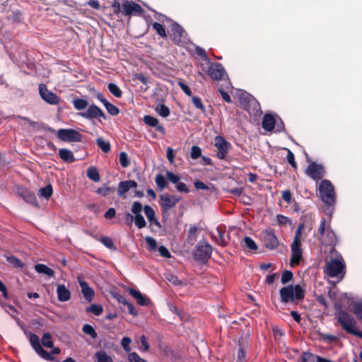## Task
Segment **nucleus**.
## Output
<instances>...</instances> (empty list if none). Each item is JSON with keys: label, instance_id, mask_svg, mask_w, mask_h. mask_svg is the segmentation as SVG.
Instances as JSON below:
<instances>
[{"label": "nucleus", "instance_id": "1", "mask_svg": "<svg viewBox=\"0 0 362 362\" xmlns=\"http://www.w3.org/2000/svg\"><path fill=\"white\" fill-rule=\"evenodd\" d=\"M281 302L283 303H296L305 298V291L300 285H288L281 288L279 291Z\"/></svg>", "mask_w": 362, "mask_h": 362}, {"label": "nucleus", "instance_id": "2", "mask_svg": "<svg viewBox=\"0 0 362 362\" xmlns=\"http://www.w3.org/2000/svg\"><path fill=\"white\" fill-rule=\"evenodd\" d=\"M336 317L343 329L348 334L362 339V331L355 328L356 322L354 317L345 310H337Z\"/></svg>", "mask_w": 362, "mask_h": 362}, {"label": "nucleus", "instance_id": "3", "mask_svg": "<svg viewBox=\"0 0 362 362\" xmlns=\"http://www.w3.org/2000/svg\"><path fill=\"white\" fill-rule=\"evenodd\" d=\"M303 228V223H300L298 226L295 232L293 241L291 245V257L290 264L292 267L298 265L302 259L303 251L301 249V235Z\"/></svg>", "mask_w": 362, "mask_h": 362}, {"label": "nucleus", "instance_id": "4", "mask_svg": "<svg viewBox=\"0 0 362 362\" xmlns=\"http://www.w3.org/2000/svg\"><path fill=\"white\" fill-rule=\"evenodd\" d=\"M319 194L322 202L327 206H333L336 203L334 187L329 180H322L319 185Z\"/></svg>", "mask_w": 362, "mask_h": 362}, {"label": "nucleus", "instance_id": "5", "mask_svg": "<svg viewBox=\"0 0 362 362\" xmlns=\"http://www.w3.org/2000/svg\"><path fill=\"white\" fill-rule=\"evenodd\" d=\"M44 130L51 133H56L57 138L64 142H81L83 135L74 129H59L56 131L53 128L46 126Z\"/></svg>", "mask_w": 362, "mask_h": 362}, {"label": "nucleus", "instance_id": "6", "mask_svg": "<svg viewBox=\"0 0 362 362\" xmlns=\"http://www.w3.org/2000/svg\"><path fill=\"white\" fill-rule=\"evenodd\" d=\"M111 7L113 10V13L117 16L122 12L124 16H131L133 13L140 15L144 12V9L139 4L128 0H125L122 4L123 11L121 10L120 3L117 0L112 3Z\"/></svg>", "mask_w": 362, "mask_h": 362}, {"label": "nucleus", "instance_id": "7", "mask_svg": "<svg viewBox=\"0 0 362 362\" xmlns=\"http://www.w3.org/2000/svg\"><path fill=\"white\" fill-rule=\"evenodd\" d=\"M320 234L319 240L321 243L327 246L335 245L337 242V238L334 232L332 230L329 223H327L326 219L323 218L318 228Z\"/></svg>", "mask_w": 362, "mask_h": 362}, {"label": "nucleus", "instance_id": "8", "mask_svg": "<svg viewBox=\"0 0 362 362\" xmlns=\"http://www.w3.org/2000/svg\"><path fill=\"white\" fill-rule=\"evenodd\" d=\"M24 334L28 337L32 348L41 358L48 361H55V357L42 347L38 335L28 330H24Z\"/></svg>", "mask_w": 362, "mask_h": 362}, {"label": "nucleus", "instance_id": "9", "mask_svg": "<svg viewBox=\"0 0 362 362\" xmlns=\"http://www.w3.org/2000/svg\"><path fill=\"white\" fill-rule=\"evenodd\" d=\"M211 245L206 240L199 242L195 247L194 259L199 262L205 263L211 257Z\"/></svg>", "mask_w": 362, "mask_h": 362}, {"label": "nucleus", "instance_id": "10", "mask_svg": "<svg viewBox=\"0 0 362 362\" xmlns=\"http://www.w3.org/2000/svg\"><path fill=\"white\" fill-rule=\"evenodd\" d=\"M240 103L241 107L250 115H257L261 110L259 102L251 95L241 96Z\"/></svg>", "mask_w": 362, "mask_h": 362}, {"label": "nucleus", "instance_id": "11", "mask_svg": "<svg viewBox=\"0 0 362 362\" xmlns=\"http://www.w3.org/2000/svg\"><path fill=\"white\" fill-rule=\"evenodd\" d=\"M305 173L313 180L319 181L325 175V169L323 165L312 161L307 167Z\"/></svg>", "mask_w": 362, "mask_h": 362}, {"label": "nucleus", "instance_id": "12", "mask_svg": "<svg viewBox=\"0 0 362 362\" xmlns=\"http://www.w3.org/2000/svg\"><path fill=\"white\" fill-rule=\"evenodd\" d=\"M214 146L217 148L216 156L221 160H225L229 150L232 148L230 142L221 136H216L214 139Z\"/></svg>", "mask_w": 362, "mask_h": 362}, {"label": "nucleus", "instance_id": "13", "mask_svg": "<svg viewBox=\"0 0 362 362\" xmlns=\"http://www.w3.org/2000/svg\"><path fill=\"white\" fill-rule=\"evenodd\" d=\"M345 264L341 260L333 259L327 264L326 273L330 277H337L344 272Z\"/></svg>", "mask_w": 362, "mask_h": 362}, {"label": "nucleus", "instance_id": "14", "mask_svg": "<svg viewBox=\"0 0 362 362\" xmlns=\"http://www.w3.org/2000/svg\"><path fill=\"white\" fill-rule=\"evenodd\" d=\"M181 198L175 195L168 194H161L160 196V205L163 213H167L174 207L180 201Z\"/></svg>", "mask_w": 362, "mask_h": 362}, {"label": "nucleus", "instance_id": "15", "mask_svg": "<svg viewBox=\"0 0 362 362\" xmlns=\"http://www.w3.org/2000/svg\"><path fill=\"white\" fill-rule=\"evenodd\" d=\"M39 93L40 97L48 104L58 105L60 102L59 97L53 92L49 90L45 84H40Z\"/></svg>", "mask_w": 362, "mask_h": 362}, {"label": "nucleus", "instance_id": "16", "mask_svg": "<svg viewBox=\"0 0 362 362\" xmlns=\"http://www.w3.org/2000/svg\"><path fill=\"white\" fill-rule=\"evenodd\" d=\"M209 66L207 69L208 75L215 81H220L223 78L226 71L223 65L218 62H209Z\"/></svg>", "mask_w": 362, "mask_h": 362}, {"label": "nucleus", "instance_id": "17", "mask_svg": "<svg viewBox=\"0 0 362 362\" xmlns=\"http://www.w3.org/2000/svg\"><path fill=\"white\" fill-rule=\"evenodd\" d=\"M79 115L88 119H93L98 117H102L103 119L106 118L104 112L94 104L89 105L86 112H80Z\"/></svg>", "mask_w": 362, "mask_h": 362}, {"label": "nucleus", "instance_id": "18", "mask_svg": "<svg viewBox=\"0 0 362 362\" xmlns=\"http://www.w3.org/2000/svg\"><path fill=\"white\" fill-rule=\"evenodd\" d=\"M17 193L25 202L39 207V204L34 192H30L25 187H20L17 189Z\"/></svg>", "mask_w": 362, "mask_h": 362}, {"label": "nucleus", "instance_id": "19", "mask_svg": "<svg viewBox=\"0 0 362 362\" xmlns=\"http://www.w3.org/2000/svg\"><path fill=\"white\" fill-rule=\"evenodd\" d=\"M263 241L265 247L273 250L279 245V240L274 232L272 230H267L264 233Z\"/></svg>", "mask_w": 362, "mask_h": 362}, {"label": "nucleus", "instance_id": "20", "mask_svg": "<svg viewBox=\"0 0 362 362\" xmlns=\"http://www.w3.org/2000/svg\"><path fill=\"white\" fill-rule=\"evenodd\" d=\"M137 186V182L133 180L121 181L118 184L117 194L119 197L125 199L127 197L125 194L131 189L136 188Z\"/></svg>", "mask_w": 362, "mask_h": 362}, {"label": "nucleus", "instance_id": "21", "mask_svg": "<svg viewBox=\"0 0 362 362\" xmlns=\"http://www.w3.org/2000/svg\"><path fill=\"white\" fill-rule=\"evenodd\" d=\"M78 282L81 288V292L84 298L88 302H91L95 295L93 289L81 277L78 278Z\"/></svg>", "mask_w": 362, "mask_h": 362}, {"label": "nucleus", "instance_id": "22", "mask_svg": "<svg viewBox=\"0 0 362 362\" xmlns=\"http://www.w3.org/2000/svg\"><path fill=\"white\" fill-rule=\"evenodd\" d=\"M129 293L136 300L139 305L141 306L148 305L151 304V300L144 296L139 291L132 288H128Z\"/></svg>", "mask_w": 362, "mask_h": 362}, {"label": "nucleus", "instance_id": "23", "mask_svg": "<svg viewBox=\"0 0 362 362\" xmlns=\"http://www.w3.org/2000/svg\"><path fill=\"white\" fill-rule=\"evenodd\" d=\"M276 123V120L274 115L270 113H267L263 117L262 127L264 130L272 132L274 129Z\"/></svg>", "mask_w": 362, "mask_h": 362}, {"label": "nucleus", "instance_id": "24", "mask_svg": "<svg viewBox=\"0 0 362 362\" xmlns=\"http://www.w3.org/2000/svg\"><path fill=\"white\" fill-rule=\"evenodd\" d=\"M183 31H184L183 28L178 23H173L172 24V27H171L172 33L170 34V35L172 37L173 42L176 45H180L182 42L181 40V37L182 36Z\"/></svg>", "mask_w": 362, "mask_h": 362}, {"label": "nucleus", "instance_id": "25", "mask_svg": "<svg viewBox=\"0 0 362 362\" xmlns=\"http://www.w3.org/2000/svg\"><path fill=\"white\" fill-rule=\"evenodd\" d=\"M144 122L149 127H156V129L162 134H165V127L163 125L159 124L158 119L157 118L151 115H146L144 117Z\"/></svg>", "mask_w": 362, "mask_h": 362}, {"label": "nucleus", "instance_id": "26", "mask_svg": "<svg viewBox=\"0 0 362 362\" xmlns=\"http://www.w3.org/2000/svg\"><path fill=\"white\" fill-rule=\"evenodd\" d=\"M58 300L60 302L68 301L71 298V293L64 284H59L57 288Z\"/></svg>", "mask_w": 362, "mask_h": 362}, {"label": "nucleus", "instance_id": "27", "mask_svg": "<svg viewBox=\"0 0 362 362\" xmlns=\"http://www.w3.org/2000/svg\"><path fill=\"white\" fill-rule=\"evenodd\" d=\"M144 211L145 215L147 217L148 221L151 223V224H154L156 226L160 228V223L158 221V219L156 218L155 211H154L153 209L148 205H145L144 206Z\"/></svg>", "mask_w": 362, "mask_h": 362}, {"label": "nucleus", "instance_id": "28", "mask_svg": "<svg viewBox=\"0 0 362 362\" xmlns=\"http://www.w3.org/2000/svg\"><path fill=\"white\" fill-rule=\"evenodd\" d=\"M59 156L63 161L68 163H72L76 160L73 152L68 148H60Z\"/></svg>", "mask_w": 362, "mask_h": 362}, {"label": "nucleus", "instance_id": "29", "mask_svg": "<svg viewBox=\"0 0 362 362\" xmlns=\"http://www.w3.org/2000/svg\"><path fill=\"white\" fill-rule=\"evenodd\" d=\"M218 238H216L215 236H213L216 238V243L221 245V247H226L228 244V240L225 235V230L223 227L218 226L216 228Z\"/></svg>", "mask_w": 362, "mask_h": 362}, {"label": "nucleus", "instance_id": "30", "mask_svg": "<svg viewBox=\"0 0 362 362\" xmlns=\"http://www.w3.org/2000/svg\"><path fill=\"white\" fill-rule=\"evenodd\" d=\"M35 270L39 274H44L49 276H53L54 275V270L43 264H35Z\"/></svg>", "mask_w": 362, "mask_h": 362}, {"label": "nucleus", "instance_id": "31", "mask_svg": "<svg viewBox=\"0 0 362 362\" xmlns=\"http://www.w3.org/2000/svg\"><path fill=\"white\" fill-rule=\"evenodd\" d=\"M86 175L87 177L93 182H98L100 179L98 170L93 166L88 168Z\"/></svg>", "mask_w": 362, "mask_h": 362}, {"label": "nucleus", "instance_id": "32", "mask_svg": "<svg viewBox=\"0 0 362 362\" xmlns=\"http://www.w3.org/2000/svg\"><path fill=\"white\" fill-rule=\"evenodd\" d=\"M53 193V189L51 185H47L46 187L40 188L38 192L40 197H44L46 199H49Z\"/></svg>", "mask_w": 362, "mask_h": 362}, {"label": "nucleus", "instance_id": "33", "mask_svg": "<svg viewBox=\"0 0 362 362\" xmlns=\"http://www.w3.org/2000/svg\"><path fill=\"white\" fill-rule=\"evenodd\" d=\"M72 103L77 110H84L88 106V103L86 100L78 98H74Z\"/></svg>", "mask_w": 362, "mask_h": 362}, {"label": "nucleus", "instance_id": "34", "mask_svg": "<svg viewBox=\"0 0 362 362\" xmlns=\"http://www.w3.org/2000/svg\"><path fill=\"white\" fill-rule=\"evenodd\" d=\"M97 362H113L112 358L104 351H99L95 354Z\"/></svg>", "mask_w": 362, "mask_h": 362}, {"label": "nucleus", "instance_id": "35", "mask_svg": "<svg viewBox=\"0 0 362 362\" xmlns=\"http://www.w3.org/2000/svg\"><path fill=\"white\" fill-rule=\"evenodd\" d=\"M103 306L101 305L95 304V303L91 304L90 306H88L86 309V313H91L96 316H99L100 315H101L103 313Z\"/></svg>", "mask_w": 362, "mask_h": 362}, {"label": "nucleus", "instance_id": "36", "mask_svg": "<svg viewBox=\"0 0 362 362\" xmlns=\"http://www.w3.org/2000/svg\"><path fill=\"white\" fill-rule=\"evenodd\" d=\"M155 111L161 117H167L170 115L169 108L164 104H158L155 107Z\"/></svg>", "mask_w": 362, "mask_h": 362}, {"label": "nucleus", "instance_id": "37", "mask_svg": "<svg viewBox=\"0 0 362 362\" xmlns=\"http://www.w3.org/2000/svg\"><path fill=\"white\" fill-rule=\"evenodd\" d=\"M42 344L46 348H53L54 341L51 334L45 332L43 334L42 337Z\"/></svg>", "mask_w": 362, "mask_h": 362}, {"label": "nucleus", "instance_id": "38", "mask_svg": "<svg viewBox=\"0 0 362 362\" xmlns=\"http://www.w3.org/2000/svg\"><path fill=\"white\" fill-rule=\"evenodd\" d=\"M109 91L116 98H120L122 95V92L119 88V86L114 83H110L107 86Z\"/></svg>", "mask_w": 362, "mask_h": 362}, {"label": "nucleus", "instance_id": "39", "mask_svg": "<svg viewBox=\"0 0 362 362\" xmlns=\"http://www.w3.org/2000/svg\"><path fill=\"white\" fill-rule=\"evenodd\" d=\"M96 144L104 153H109L111 150L110 142L104 141L102 138L97 139Z\"/></svg>", "mask_w": 362, "mask_h": 362}, {"label": "nucleus", "instance_id": "40", "mask_svg": "<svg viewBox=\"0 0 362 362\" xmlns=\"http://www.w3.org/2000/svg\"><path fill=\"white\" fill-rule=\"evenodd\" d=\"M7 262L16 268H22L24 264L16 257L11 255L6 257Z\"/></svg>", "mask_w": 362, "mask_h": 362}, {"label": "nucleus", "instance_id": "41", "mask_svg": "<svg viewBox=\"0 0 362 362\" xmlns=\"http://www.w3.org/2000/svg\"><path fill=\"white\" fill-rule=\"evenodd\" d=\"M244 246L249 250L255 251L257 250V245L255 242L248 236H245L243 239Z\"/></svg>", "mask_w": 362, "mask_h": 362}, {"label": "nucleus", "instance_id": "42", "mask_svg": "<svg viewBox=\"0 0 362 362\" xmlns=\"http://www.w3.org/2000/svg\"><path fill=\"white\" fill-rule=\"evenodd\" d=\"M152 27L156 31L157 34L159 35L161 37H167L165 29L162 24L155 22L152 24Z\"/></svg>", "mask_w": 362, "mask_h": 362}, {"label": "nucleus", "instance_id": "43", "mask_svg": "<svg viewBox=\"0 0 362 362\" xmlns=\"http://www.w3.org/2000/svg\"><path fill=\"white\" fill-rule=\"evenodd\" d=\"M155 182L158 187L162 190L167 187L168 182L165 180V177L162 174H158L156 177Z\"/></svg>", "mask_w": 362, "mask_h": 362}, {"label": "nucleus", "instance_id": "44", "mask_svg": "<svg viewBox=\"0 0 362 362\" xmlns=\"http://www.w3.org/2000/svg\"><path fill=\"white\" fill-rule=\"evenodd\" d=\"M82 330L85 334L89 335L92 339H95L98 337L97 332L90 325H84L82 327Z\"/></svg>", "mask_w": 362, "mask_h": 362}, {"label": "nucleus", "instance_id": "45", "mask_svg": "<svg viewBox=\"0 0 362 362\" xmlns=\"http://www.w3.org/2000/svg\"><path fill=\"white\" fill-rule=\"evenodd\" d=\"M320 340L332 344L337 341V337L331 334L319 333Z\"/></svg>", "mask_w": 362, "mask_h": 362}, {"label": "nucleus", "instance_id": "46", "mask_svg": "<svg viewBox=\"0 0 362 362\" xmlns=\"http://www.w3.org/2000/svg\"><path fill=\"white\" fill-rule=\"evenodd\" d=\"M119 163L122 168H127L130 165V160L126 152L122 151L119 156Z\"/></svg>", "mask_w": 362, "mask_h": 362}, {"label": "nucleus", "instance_id": "47", "mask_svg": "<svg viewBox=\"0 0 362 362\" xmlns=\"http://www.w3.org/2000/svg\"><path fill=\"white\" fill-rule=\"evenodd\" d=\"M352 312L358 320H362V303H354L352 306Z\"/></svg>", "mask_w": 362, "mask_h": 362}, {"label": "nucleus", "instance_id": "48", "mask_svg": "<svg viewBox=\"0 0 362 362\" xmlns=\"http://www.w3.org/2000/svg\"><path fill=\"white\" fill-rule=\"evenodd\" d=\"M166 279L175 286H183L185 284L182 280L173 274H169L166 276Z\"/></svg>", "mask_w": 362, "mask_h": 362}, {"label": "nucleus", "instance_id": "49", "mask_svg": "<svg viewBox=\"0 0 362 362\" xmlns=\"http://www.w3.org/2000/svg\"><path fill=\"white\" fill-rule=\"evenodd\" d=\"M293 278V274L291 271L285 270L281 274V281L283 284H286L291 281Z\"/></svg>", "mask_w": 362, "mask_h": 362}, {"label": "nucleus", "instance_id": "50", "mask_svg": "<svg viewBox=\"0 0 362 362\" xmlns=\"http://www.w3.org/2000/svg\"><path fill=\"white\" fill-rule=\"evenodd\" d=\"M100 241L107 248L110 250H116V247L115 246L114 242L112 239L110 237L105 236L102 237Z\"/></svg>", "mask_w": 362, "mask_h": 362}, {"label": "nucleus", "instance_id": "51", "mask_svg": "<svg viewBox=\"0 0 362 362\" xmlns=\"http://www.w3.org/2000/svg\"><path fill=\"white\" fill-rule=\"evenodd\" d=\"M134 221L138 228L141 229L146 227V223L142 214H136V216H134Z\"/></svg>", "mask_w": 362, "mask_h": 362}, {"label": "nucleus", "instance_id": "52", "mask_svg": "<svg viewBox=\"0 0 362 362\" xmlns=\"http://www.w3.org/2000/svg\"><path fill=\"white\" fill-rule=\"evenodd\" d=\"M192 101L193 105L199 110H200L203 113L206 112V109L204 105H203L202 100L198 96H192Z\"/></svg>", "mask_w": 362, "mask_h": 362}, {"label": "nucleus", "instance_id": "53", "mask_svg": "<svg viewBox=\"0 0 362 362\" xmlns=\"http://www.w3.org/2000/svg\"><path fill=\"white\" fill-rule=\"evenodd\" d=\"M198 227L195 225H190L188 230V239L195 241L197 240V233Z\"/></svg>", "mask_w": 362, "mask_h": 362}, {"label": "nucleus", "instance_id": "54", "mask_svg": "<svg viewBox=\"0 0 362 362\" xmlns=\"http://www.w3.org/2000/svg\"><path fill=\"white\" fill-rule=\"evenodd\" d=\"M166 177L170 182L175 184V185L180 182V177L179 175H175L170 171L166 172Z\"/></svg>", "mask_w": 362, "mask_h": 362}, {"label": "nucleus", "instance_id": "55", "mask_svg": "<svg viewBox=\"0 0 362 362\" xmlns=\"http://www.w3.org/2000/svg\"><path fill=\"white\" fill-rule=\"evenodd\" d=\"M246 353L242 346L239 345V348L237 352V361L236 362H245Z\"/></svg>", "mask_w": 362, "mask_h": 362}, {"label": "nucleus", "instance_id": "56", "mask_svg": "<svg viewBox=\"0 0 362 362\" xmlns=\"http://www.w3.org/2000/svg\"><path fill=\"white\" fill-rule=\"evenodd\" d=\"M301 359L302 362H316V356L309 352H304Z\"/></svg>", "mask_w": 362, "mask_h": 362}, {"label": "nucleus", "instance_id": "57", "mask_svg": "<svg viewBox=\"0 0 362 362\" xmlns=\"http://www.w3.org/2000/svg\"><path fill=\"white\" fill-rule=\"evenodd\" d=\"M191 158L192 159H197L202 156V149L197 146H193L191 148Z\"/></svg>", "mask_w": 362, "mask_h": 362}, {"label": "nucleus", "instance_id": "58", "mask_svg": "<svg viewBox=\"0 0 362 362\" xmlns=\"http://www.w3.org/2000/svg\"><path fill=\"white\" fill-rule=\"evenodd\" d=\"M287 151H288V153L286 156L287 161L294 169H296L297 163L295 160V156L291 150L287 149Z\"/></svg>", "mask_w": 362, "mask_h": 362}, {"label": "nucleus", "instance_id": "59", "mask_svg": "<svg viewBox=\"0 0 362 362\" xmlns=\"http://www.w3.org/2000/svg\"><path fill=\"white\" fill-rule=\"evenodd\" d=\"M129 362H147L145 359L141 358L136 352H132L128 356Z\"/></svg>", "mask_w": 362, "mask_h": 362}, {"label": "nucleus", "instance_id": "60", "mask_svg": "<svg viewBox=\"0 0 362 362\" xmlns=\"http://www.w3.org/2000/svg\"><path fill=\"white\" fill-rule=\"evenodd\" d=\"M105 108L110 115L116 116L119 113V109L110 103L107 104Z\"/></svg>", "mask_w": 362, "mask_h": 362}, {"label": "nucleus", "instance_id": "61", "mask_svg": "<svg viewBox=\"0 0 362 362\" xmlns=\"http://www.w3.org/2000/svg\"><path fill=\"white\" fill-rule=\"evenodd\" d=\"M114 189L109 187H99L96 190V193L103 197H107L111 192H113Z\"/></svg>", "mask_w": 362, "mask_h": 362}, {"label": "nucleus", "instance_id": "62", "mask_svg": "<svg viewBox=\"0 0 362 362\" xmlns=\"http://www.w3.org/2000/svg\"><path fill=\"white\" fill-rule=\"evenodd\" d=\"M133 81H139L144 85H147L148 83V78L143 74H135L133 75Z\"/></svg>", "mask_w": 362, "mask_h": 362}, {"label": "nucleus", "instance_id": "63", "mask_svg": "<svg viewBox=\"0 0 362 362\" xmlns=\"http://www.w3.org/2000/svg\"><path fill=\"white\" fill-rule=\"evenodd\" d=\"M131 342H132L131 338H129L128 337H124L122 338V341H121V345L126 352H129L131 351V348L129 346Z\"/></svg>", "mask_w": 362, "mask_h": 362}, {"label": "nucleus", "instance_id": "64", "mask_svg": "<svg viewBox=\"0 0 362 362\" xmlns=\"http://www.w3.org/2000/svg\"><path fill=\"white\" fill-rule=\"evenodd\" d=\"M131 211L135 216H136V214H141L142 204L139 202H134Z\"/></svg>", "mask_w": 362, "mask_h": 362}]
</instances>
